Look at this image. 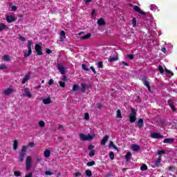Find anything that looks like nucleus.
<instances>
[{
  "label": "nucleus",
  "mask_w": 177,
  "mask_h": 177,
  "mask_svg": "<svg viewBox=\"0 0 177 177\" xmlns=\"http://www.w3.org/2000/svg\"><path fill=\"white\" fill-rule=\"evenodd\" d=\"M136 110L133 108H131V112L129 115V122L133 124L136 121Z\"/></svg>",
  "instance_id": "obj_1"
},
{
  "label": "nucleus",
  "mask_w": 177,
  "mask_h": 177,
  "mask_svg": "<svg viewBox=\"0 0 177 177\" xmlns=\"http://www.w3.org/2000/svg\"><path fill=\"white\" fill-rule=\"evenodd\" d=\"M26 153H27V147L26 145H23L21 149V153L19 155V160L20 162H23L24 161Z\"/></svg>",
  "instance_id": "obj_2"
},
{
  "label": "nucleus",
  "mask_w": 177,
  "mask_h": 177,
  "mask_svg": "<svg viewBox=\"0 0 177 177\" xmlns=\"http://www.w3.org/2000/svg\"><path fill=\"white\" fill-rule=\"evenodd\" d=\"M31 45H32V40H28L27 48L28 49V53L24 54V57H28L29 56H31L32 54V50H31Z\"/></svg>",
  "instance_id": "obj_3"
},
{
  "label": "nucleus",
  "mask_w": 177,
  "mask_h": 177,
  "mask_svg": "<svg viewBox=\"0 0 177 177\" xmlns=\"http://www.w3.org/2000/svg\"><path fill=\"white\" fill-rule=\"evenodd\" d=\"M80 138L81 139V140L85 141V140H92V139H93V138H95V135H91V134H88V136H86L84 133H81L80 134Z\"/></svg>",
  "instance_id": "obj_4"
},
{
  "label": "nucleus",
  "mask_w": 177,
  "mask_h": 177,
  "mask_svg": "<svg viewBox=\"0 0 177 177\" xmlns=\"http://www.w3.org/2000/svg\"><path fill=\"white\" fill-rule=\"evenodd\" d=\"M41 44H37L35 46V50L37 53L38 56H42L44 53L42 52V47L41 46Z\"/></svg>",
  "instance_id": "obj_5"
},
{
  "label": "nucleus",
  "mask_w": 177,
  "mask_h": 177,
  "mask_svg": "<svg viewBox=\"0 0 177 177\" xmlns=\"http://www.w3.org/2000/svg\"><path fill=\"white\" fill-rule=\"evenodd\" d=\"M31 162V156H28L26 158V171H30V169H31V167H32Z\"/></svg>",
  "instance_id": "obj_6"
},
{
  "label": "nucleus",
  "mask_w": 177,
  "mask_h": 177,
  "mask_svg": "<svg viewBox=\"0 0 177 177\" xmlns=\"http://www.w3.org/2000/svg\"><path fill=\"white\" fill-rule=\"evenodd\" d=\"M142 81L145 86L148 88L149 92H151V88L150 87V83L147 81L146 77H142Z\"/></svg>",
  "instance_id": "obj_7"
},
{
  "label": "nucleus",
  "mask_w": 177,
  "mask_h": 177,
  "mask_svg": "<svg viewBox=\"0 0 177 177\" xmlns=\"http://www.w3.org/2000/svg\"><path fill=\"white\" fill-rule=\"evenodd\" d=\"M151 138H152V139H162L164 136L160 134V133H152L151 134Z\"/></svg>",
  "instance_id": "obj_8"
},
{
  "label": "nucleus",
  "mask_w": 177,
  "mask_h": 177,
  "mask_svg": "<svg viewBox=\"0 0 177 177\" xmlns=\"http://www.w3.org/2000/svg\"><path fill=\"white\" fill-rule=\"evenodd\" d=\"M57 67L59 71L61 73V74H62V75L66 74V69L64 68V66H63L62 65V64L57 63Z\"/></svg>",
  "instance_id": "obj_9"
},
{
  "label": "nucleus",
  "mask_w": 177,
  "mask_h": 177,
  "mask_svg": "<svg viewBox=\"0 0 177 177\" xmlns=\"http://www.w3.org/2000/svg\"><path fill=\"white\" fill-rule=\"evenodd\" d=\"M6 20L7 21V23H8L9 24H10V23H13V21H16V18L12 15H7L6 17Z\"/></svg>",
  "instance_id": "obj_10"
},
{
  "label": "nucleus",
  "mask_w": 177,
  "mask_h": 177,
  "mask_svg": "<svg viewBox=\"0 0 177 177\" xmlns=\"http://www.w3.org/2000/svg\"><path fill=\"white\" fill-rule=\"evenodd\" d=\"M133 9L136 12H137L140 15H142V16H145L146 15V12L142 11V9H140V8H139V6H134Z\"/></svg>",
  "instance_id": "obj_11"
},
{
  "label": "nucleus",
  "mask_w": 177,
  "mask_h": 177,
  "mask_svg": "<svg viewBox=\"0 0 177 177\" xmlns=\"http://www.w3.org/2000/svg\"><path fill=\"white\" fill-rule=\"evenodd\" d=\"M24 96H26V97H31L32 95H31V92H30V89L28 88H25L24 89Z\"/></svg>",
  "instance_id": "obj_12"
},
{
  "label": "nucleus",
  "mask_w": 177,
  "mask_h": 177,
  "mask_svg": "<svg viewBox=\"0 0 177 177\" xmlns=\"http://www.w3.org/2000/svg\"><path fill=\"white\" fill-rule=\"evenodd\" d=\"M14 91H15V90L13 88H9L4 90L3 93L6 96H9V95H12V93H13Z\"/></svg>",
  "instance_id": "obj_13"
},
{
  "label": "nucleus",
  "mask_w": 177,
  "mask_h": 177,
  "mask_svg": "<svg viewBox=\"0 0 177 177\" xmlns=\"http://www.w3.org/2000/svg\"><path fill=\"white\" fill-rule=\"evenodd\" d=\"M59 35V41L64 42V39H66V32H64V30H61Z\"/></svg>",
  "instance_id": "obj_14"
},
{
  "label": "nucleus",
  "mask_w": 177,
  "mask_h": 177,
  "mask_svg": "<svg viewBox=\"0 0 177 177\" xmlns=\"http://www.w3.org/2000/svg\"><path fill=\"white\" fill-rule=\"evenodd\" d=\"M91 37H92V34L91 32H88L86 35H84V36L80 37L79 39H81V40L89 39Z\"/></svg>",
  "instance_id": "obj_15"
},
{
  "label": "nucleus",
  "mask_w": 177,
  "mask_h": 177,
  "mask_svg": "<svg viewBox=\"0 0 177 177\" xmlns=\"http://www.w3.org/2000/svg\"><path fill=\"white\" fill-rule=\"evenodd\" d=\"M138 127L140 129L143 125H145V120L143 118H140L137 122Z\"/></svg>",
  "instance_id": "obj_16"
},
{
  "label": "nucleus",
  "mask_w": 177,
  "mask_h": 177,
  "mask_svg": "<svg viewBox=\"0 0 177 177\" xmlns=\"http://www.w3.org/2000/svg\"><path fill=\"white\" fill-rule=\"evenodd\" d=\"M118 60V54H116L115 57H109V63H113V62H117Z\"/></svg>",
  "instance_id": "obj_17"
},
{
  "label": "nucleus",
  "mask_w": 177,
  "mask_h": 177,
  "mask_svg": "<svg viewBox=\"0 0 177 177\" xmlns=\"http://www.w3.org/2000/svg\"><path fill=\"white\" fill-rule=\"evenodd\" d=\"M109 141V136L106 135L103 137L102 140H101V145L102 146L106 145V142Z\"/></svg>",
  "instance_id": "obj_18"
},
{
  "label": "nucleus",
  "mask_w": 177,
  "mask_h": 177,
  "mask_svg": "<svg viewBox=\"0 0 177 177\" xmlns=\"http://www.w3.org/2000/svg\"><path fill=\"white\" fill-rule=\"evenodd\" d=\"M30 77H31V75L30 73L26 74L22 80V84H26V82H27V81L30 80Z\"/></svg>",
  "instance_id": "obj_19"
},
{
  "label": "nucleus",
  "mask_w": 177,
  "mask_h": 177,
  "mask_svg": "<svg viewBox=\"0 0 177 177\" xmlns=\"http://www.w3.org/2000/svg\"><path fill=\"white\" fill-rule=\"evenodd\" d=\"M131 149L133 151H139L140 150V147L138 145L133 144L131 145Z\"/></svg>",
  "instance_id": "obj_20"
},
{
  "label": "nucleus",
  "mask_w": 177,
  "mask_h": 177,
  "mask_svg": "<svg viewBox=\"0 0 177 177\" xmlns=\"http://www.w3.org/2000/svg\"><path fill=\"white\" fill-rule=\"evenodd\" d=\"M174 138H165L163 140V143H167L168 145H172L174 143Z\"/></svg>",
  "instance_id": "obj_21"
},
{
  "label": "nucleus",
  "mask_w": 177,
  "mask_h": 177,
  "mask_svg": "<svg viewBox=\"0 0 177 177\" xmlns=\"http://www.w3.org/2000/svg\"><path fill=\"white\" fill-rule=\"evenodd\" d=\"M97 25L98 26H106V21H104V19H103V18H100L97 21Z\"/></svg>",
  "instance_id": "obj_22"
},
{
  "label": "nucleus",
  "mask_w": 177,
  "mask_h": 177,
  "mask_svg": "<svg viewBox=\"0 0 177 177\" xmlns=\"http://www.w3.org/2000/svg\"><path fill=\"white\" fill-rule=\"evenodd\" d=\"M44 104H50L52 103V100H50V97H48L43 100Z\"/></svg>",
  "instance_id": "obj_23"
},
{
  "label": "nucleus",
  "mask_w": 177,
  "mask_h": 177,
  "mask_svg": "<svg viewBox=\"0 0 177 177\" xmlns=\"http://www.w3.org/2000/svg\"><path fill=\"white\" fill-rule=\"evenodd\" d=\"M126 161L127 162H129L130 160H131V157H132V153L131 152H127L126 156Z\"/></svg>",
  "instance_id": "obj_24"
},
{
  "label": "nucleus",
  "mask_w": 177,
  "mask_h": 177,
  "mask_svg": "<svg viewBox=\"0 0 177 177\" xmlns=\"http://www.w3.org/2000/svg\"><path fill=\"white\" fill-rule=\"evenodd\" d=\"M8 29V26H6L3 23H0V32L1 31H3V30Z\"/></svg>",
  "instance_id": "obj_25"
},
{
  "label": "nucleus",
  "mask_w": 177,
  "mask_h": 177,
  "mask_svg": "<svg viewBox=\"0 0 177 177\" xmlns=\"http://www.w3.org/2000/svg\"><path fill=\"white\" fill-rule=\"evenodd\" d=\"M109 149L113 147V149H115V150H118V147H117V146L114 145V142L113 141L109 142Z\"/></svg>",
  "instance_id": "obj_26"
},
{
  "label": "nucleus",
  "mask_w": 177,
  "mask_h": 177,
  "mask_svg": "<svg viewBox=\"0 0 177 177\" xmlns=\"http://www.w3.org/2000/svg\"><path fill=\"white\" fill-rule=\"evenodd\" d=\"M17 147H19V141L15 140L13 143V150H17Z\"/></svg>",
  "instance_id": "obj_27"
},
{
  "label": "nucleus",
  "mask_w": 177,
  "mask_h": 177,
  "mask_svg": "<svg viewBox=\"0 0 177 177\" xmlns=\"http://www.w3.org/2000/svg\"><path fill=\"white\" fill-rule=\"evenodd\" d=\"M168 103H169L168 104H169V107L171 108V109L172 110V111H174V112L176 111V108H175V105H174V103L170 102L169 101Z\"/></svg>",
  "instance_id": "obj_28"
},
{
  "label": "nucleus",
  "mask_w": 177,
  "mask_h": 177,
  "mask_svg": "<svg viewBox=\"0 0 177 177\" xmlns=\"http://www.w3.org/2000/svg\"><path fill=\"white\" fill-rule=\"evenodd\" d=\"M44 157H46V158L50 157V151H49L48 149H46L44 151Z\"/></svg>",
  "instance_id": "obj_29"
},
{
  "label": "nucleus",
  "mask_w": 177,
  "mask_h": 177,
  "mask_svg": "<svg viewBox=\"0 0 177 177\" xmlns=\"http://www.w3.org/2000/svg\"><path fill=\"white\" fill-rule=\"evenodd\" d=\"M80 90V85L78 84H74L72 88V91L73 92H77V91Z\"/></svg>",
  "instance_id": "obj_30"
},
{
  "label": "nucleus",
  "mask_w": 177,
  "mask_h": 177,
  "mask_svg": "<svg viewBox=\"0 0 177 177\" xmlns=\"http://www.w3.org/2000/svg\"><path fill=\"white\" fill-rule=\"evenodd\" d=\"M141 171H147L148 167L147 164H142V165L140 167Z\"/></svg>",
  "instance_id": "obj_31"
},
{
  "label": "nucleus",
  "mask_w": 177,
  "mask_h": 177,
  "mask_svg": "<svg viewBox=\"0 0 177 177\" xmlns=\"http://www.w3.org/2000/svg\"><path fill=\"white\" fill-rule=\"evenodd\" d=\"M160 162H161V158H158V159L155 161L156 167H157L158 168L160 167Z\"/></svg>",
  "instance_id": "obj_32"
},
{
  "label": "nucleus",
  "mask_w": 177,
  "mask_h": 177,
  "mask_svg": "<svg viewBox=\"0 0 177 177\" xmlns=\"http://www.w3.org/2000/svg\"><path fill=\"white\" fill-rule=\"evenodd\" d=\"M82 93H85L86 92V84H82Z\"/></svg>",
  "instance_id": "obj_33"
},
{
  "label": "nucleus",
  "mask_w": 177,
  "mask_h": 177,
  "mask_svg": "<svg viewBox=\"0 0 177 177\" xmlns=\"http://www.w3.org/2000/svg\"><path fill=\"white\" fill-rule=\"evenodd\" d=\"M97 67L98 68H103V62L100 61L97 63Z\"/></svg>",
  "instance_id": "obj_34"
},
{
  "label": "nucleus",
  "mask_w": 177,
  "mask_h": 177,
  "mask_svg": "<svg viewBox=\"0 0 177 177\" xmlns=\"http://www.w3.org/2000/svg\"><path fill=\"white\" fill-rule=\"evenodd\" d=\"M117 118H122V115L121 114V110L118 109L117 111Z\"/></svg>",
  "instance_id": "obj_35"
},
{
  "label": "nucleus",
  "mask_w": 177,
  "mask_h": 177,
  "mask_svg": "<svg viewBox=\"0 0 177 177\" xmlns=\"http://www.w3.org/2000/svg\"><path fill=\"white\" fill-rule=\"evenodd\" d=\"M96 164V162H95V161H91V162H88L86 163L87 167H93V165H95Z\"/></svg>",
  "instance_id": "obj_36"
},
{
  "label": "nucleus",
  "mask_w": 177,
  "mask_h": 177,
  "mask_svg": "<svg viewBox=\"0 0 177 177\" xmlns=\"http://www.w3.org/2000/svg\"><path fill=\"white\" fill-rule=\"evenodd\" d=\"M59 84L61 88H66V83L64 82L60 81L59 82Z\"/></svg>",
  "instance_id": "obj_37"
},
{
  "label": "nucleus",
  "mask_w": 177,
  "mask_h": 177,
  "mask_svg": "<svg viewBox=\"0 0 177 177\" xmlns=\"http://www.w3.org/2000/svg\"><path fill=\"white\" fill-rule=\"evenodd\" d=\"M86 175L88 177L92 176V171L91 170H86Z\"/></svg>",
  "instance_id": "obj_38"
},
{
  "label": "nucleus",
  "mask_w": 177,
  "mask_h": 177,
  "mask_svg": "<svg viewBox=\"0 0 177 177\" xmlns=\"http://www.w3.org/2000/svg\"><path fill=\"white\" fill-rule=\"evenodd\" d=\"M114 157H115L114 152L110 151L109 152V158H111V160H114Z\"/></svg>",
  "instance_id": "obj_39"
},
{
  "label": "nucleus",
  "mask_w": 177,
  "mask_h": 177,
  "mask_svg": "<svg viewBox=\"0 0 177 177\" xmlns=\"http://www.w3.org/2000/svg\"><path fill=\"white\" fill-rule=\"evenodd\" d=\"M14 175L15 176H21V173L19 171H15Z\"/></svg>",
  "instance_id": "obj_40"
},
{
  "label": "nucleus",
  "mask_w": 177,
  "mask_h": 177,
  "mask_svg": "<svg viewBox=\"0 0 177 177\" xmlns=\"http://www.w3.org/2000/svg\"><path fill=\"white\" fill-rule=\"evenodd\" d=\"M39 126L41 127V128H44V127H45V122L42 120L39 121Z\"/></svg>",
  "instance_id": "obj_41"
},
{
  "label": "nucleus",
  "mask_w": 177,
  "mask_h": 177,
  "mask_svg": "<svg viewBox=\"0 0 177 177\" xmlns=\"http://www.w3.org/2000/svg\"><path fill=\"white\" fill-rule=\"evenodd\" d=\"M10 59V57L8 55H4L3 57V60H5L6 62H8V60H9Z\"/></svg>",
  "instance_id": "obj_42"
},
{
  "label": "nucleus",
  "mask_w": 177,
  "mask_h": 177,
  "mask_svg": "<svg viewBox=\"0 0 177 177\" xmlns=\"http://www.w3.org/2000/svg\"><path fill=\"white\" fill-rule=\"evenodd\" d=\"M89 157H93L95 156V149H92L91 152L88 153Z\"/></svg>",
  "instance_id": "obj_43"
},
{
  "label": "nucleus",
  "mask_w": 177,
  "mask_h": 177,
  "mask_svg": "<svg viewBox=\"0 0 177 177\" xmlns=\"http://www.w3.org/2000/svg\"><path fill=\"white\" fill-rule=\"evenodd\" d=\"M158 68H159V71H160V74H163V73H164V68H162V66L160 65L158 66Z\"/></svg>",
  "instance_id": "obj_44"
},
{
  "label": "nucleus",
  "mask_w": 177,
  "mask_h": 177,
  "mask_svg": "<svg viewBox=\"0 0 177 177\" xmlns=\"http://www.w3.org/2000/svg\"><path fill=\"white\" fill-rule=\"evenodd\" d=\"M82 67L83 70H84V71H89V68H88V67H86V65L82 64Z\"/></svg>",
  "instance_id": "obj_45"
},
{
  "label": "nucleus",
  "mask_w": 177,
  "mask_h": 177,
  "mask_svg": "<svg viewBox=\"0 0 177 177\" xmlns=\"http://www.w3.org/2000/svg\"><path fill=\"white\" fill-rule=\"evenodd\" d=\"M119 64H123V66H126L127 67H129V64L125 62H120Z\"/></svg>",
  "instance_id": "obj_46"
},
{
  "label": "nucleus",
  "mask_w": 177,
  "mask_h": 177,
  "mask_svg": "<svg viewBox=\"0 0 177 177\" xmlns=\"http://www.w3.org/2000/svg\"><path fill=\"white\" fill-rule=\"evenodd\" d=\"M132 24H133V27H136V18H133L132 20Z\"/></svg>",
  "instance_id": "obj_47"
},
{
  "label": "nucleus",
  "mask_w": 177,
  "mask_h": 177,
  "mask_svg": "<svg viewBox=\"0 0 177 177\" xmlns=\"http://www.w3.org/2000/svg\"><path fill=\"white\" fill-rule=\"evenodd\" d=\"M84 120H86V121H88V120H89V113H84Z\"/></svg>",
  "instance_id": "obj_48"
},
{
  "label": "nucleus",
  "mask_w": 177,
  "mask_h": 177,
  "mask_svg": "<svg viewBox=\"0 0 177 177\" xmlns=\"http://www.w3.org/2000/svg\"><path fill=\"white\" fill-rule=\"evenodd\" d=\"M165 153V151H164V150L158 151V153H157V154H158V156H161Z\"/></svg>",
  "instance_id": "obj_49"
},
{
  "label": "nucleus",
  "mask_w": 177,
  "mask_h": 177,
  "mask_svg": "<svg viewBox=\"0 0 177 177\" xmlns=\"http://www.w3.org/2000/svg\"><path fill=\"white\" fill-rule=\"evenodd\" d=\"M127 57H129V59L130 60H133V59H135V56H133V55H132V54L128 55H127Z\"/></svg>",
  "instance_id": "obj_50"
},
{
  "label": "nucleus",
  "mask_w": 177,
  "mask_h": 177,
  "mask_svg": "<svg viewBox=\"0 0 177 177\" xmlns=\"http://www.w3.org/2000/svg\"><path fill=\"white\" fill-rule=\"evenodd\" d=\"M165 71L167 74H171V75H174V73H172L171 71L168 70L167 68H165Z\"/></svg>",
  "instance_id": "obj_51"
},
{
  "label": "nucleus",
  "mask_w": 177,
  "mask_h": 177,
  "mask_svg": "<svg viewBox=\"0 0 177 177\" xmlns=\"http://www.w3.org/2000/svg\"><path fill=\"white\" fill-rule=\"evenodd\" d=\"M53 82H55V81L53 80V79H50L48 82V85L50 86H52V85H53Z\"/></svg>",
  "instance_id": "obj_52"
},
{
  "label": "nucleus",
  "mask_w": 177,
  "mask_h": 177,
  "mask_svg": "<svg viewBox=\"0 0 177 177\" xmlns=\"http://www.w3.org/2000/svg\"><path fill=\"white\" fill-rule=\"evenodd\" d=\"M11 9H12V12H16V10H17V6H12L11 7Z\"/></svg>",
  "instance_id": "obj_53"
},
{
  "label": "nucleus",
  "mask_w": 177,
  "mask_h": 177,
  "mask_svg": "<svg viewBox=\"0 0 177 177\" xmlns=\"http://www.w3.org/2000/svg\"><path fill=\"white\" fill-rule=\"evenodd\" d=\"M45 174L47 176H50V175H53V173H52V171H46L45 172Z\"/></svg>",
  "instance_id": "obj_54"
},
{
  "label": "nucleus",
  "mask_w": 177,
  "mask_h": 177,
  "mask_svg": "<svg viewBox=\"0 0 177 177\" xmlns=\"http://www.w3.org/2000/svg\"><path fill=\"white\" fill-rule=\"evenodd\" d=\"M6 68V66L5 64L0 65V70H5Z\"/></svg>",
  "instance_id": "obj_55"
},
{
  "label": "nucleus",
  "mask_w": 177,
  "mask_h": 177,
  "mask_svg": "<svg viewBox=\"0 0 177 177\" xmlns=\"http://www.w3.org/2000/svg\"><path fill=\"white\" fill-rule=\"evenodd\" d=\"M90 69L91 70V71H93V74H96V70H95V67L91 66Z\"/></svg>",
  "instance_id": "obj_56"
},
{
  "label": "nucleus",
  "mask_w": 177,
  "mask_h": 177,
  "mask_svg": "<svg viewBox=\"0 0 177 177\" xmlns=\"http://www.w3.org/2000/svg\"><path fill=\"white\" fill-rule=\"evenodd\" d=\"M46 52L48 55H50V53H52V50L49 49V48H46Z\"/></svg>",
  "instance_id": "obj_57"
},
{
  "label": "nucleus",
  "mask_w": 177,
  "mask_h": 177,
  "mask_svg": "<svg viewBox=\"0 0 177 177\" xmlns=\"http://www.w3.org/2000/svg\"><path fill=\"white\" fill-rule=\"evenodd\" d=\"M28 145H29L30 147H34V146H35V143H34L32 142H29Z\"/></svg>",
  "instance_id": "obj_58"
},
{
  "label": "nucleus",
  "mask_w": 177,
  "mask_h": 177,
  "mask_svg": "<svg viewBox=\"0 0 177 177\" xmlns=\"http://www.w3.org/2000/svg\"><path fill=\"white\" fill-rule=\"evenodd\" d=\"M19 39L21 41H22L23 42H24V41H26V37H23V36H20L19 37Z\"/></svg>",
  "instance_id": "obj_59"
},
{
  "label": "nucleus",
  "mask_w": 177,
  "mask_h": 177,
  "mask_svg": "<svg viewBox=\"0 0 177 177\" xmlns=\"http://www.w3.org/2000/svg\"><path fill=\"white\" fill-rule=\"evenodd\" d=\"M97 109H99V110H100L102 109V107H103V106L100 103H98L97 104Z\"/></svg>",
  "instance_id": "obj_60"
},
{
  "label": "nucleus",
  "mask_w": 177,
  "mask_h": 177,
  "mask_svg": "<svg viewBox=\"0 0 177 177\" xmlns=\"http://www.w3.org/2000/svg\"><path fill=\"white\" fill-rule=\"evenodd\" d=\"M94 148H95V146H93L92 145H90L88 147V150H92V149H94Z\"/></svg>",
  "instance_id": "obj_61"
},
{
  "label": "nucleus",
  "mask_w": 177,
  "mask_h": 177,
  "mask_svg": "<svg viewBox=\"0 0 177 177\" xmlns=\"http://www.w3.org/2000/svg\"><path fill=\"white\" fill-rule=\"evenodd\" d=\"M25 177H32V173L30 172L28 175H26Z\"/></svg>",
  "instance_id": "obj_62"
},
{
  "label": "nucleus",
  "mask_w": 177,
  "mask_h": 177,
  "mask_svg": "<svg viewBox=\"0 0 177 177\" xmlns=\"http://www.w3.org/2000/svg\"><path fill=\"white\" fill-rule=\"evenodd\" d=\"M75 176L77 177V176H81V173L80 172H76L75 173Z\"/></svg>",
  "instance_id": "obj_63"
},
{
  "label": "nucleus",
  "mask_w": 177,
  "mask_h": 177,
  "mask_svg": "<svg viewBox=\"0 0 177 177\" xmlns=\"http://www.w3.org/2000/svg\"><path fill=\"white\" fill-rule=\"evenodd\" d=\"M161 50H162V52H163V53H167V48H162Z\"/></svg>",
  "instance_id": "obj_64"
}]
</instances>
